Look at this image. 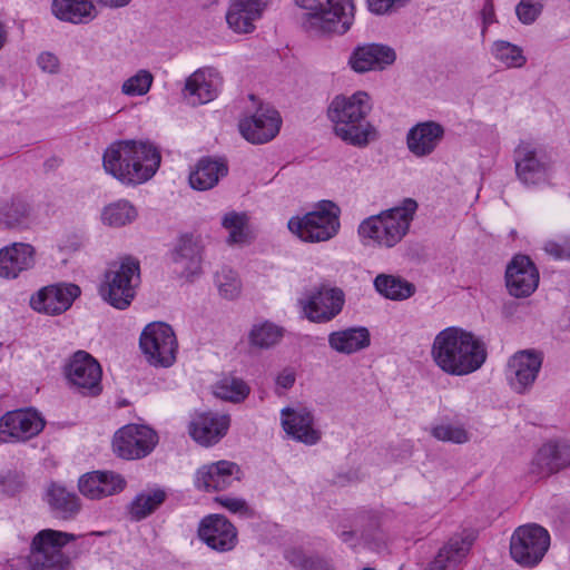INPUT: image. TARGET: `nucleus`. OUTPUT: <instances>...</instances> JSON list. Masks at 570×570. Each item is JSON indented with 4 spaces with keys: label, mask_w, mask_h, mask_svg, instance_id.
<instances>
[{
    "label": "nucleus",
    "mask_w": 570,
    "mask_h": 570,
    "mask_svg": "<svg viewBox=\"0 0 570 570\" xmlns=\"http://www.w3.org/2000/svg\"><path fill=\"white\" fill-rule=\"evenodd\" d=\"M433 361L450 375H466L479 370L487 358L484 344L472 333L449 327L434 338Z\"/></svg>",
    "instance_id": "obj_1"
},
{
    "label": "nucleus",
    "mask_w": 570,
    "mask_h": 570,
    "mask_svg": "<svg viewBox=\"0 0 570 570\" xmlns=\"http://www.w3.org/2000/svg\"><path fill=\"white\" fill-rule=\"evenodd\" d=\"M160 160V154L155 146L135 140L112 144L102 158L106 171L128 185L150 179L159 168Z\"/></svg>",
    "instance_id": "obj_2"
},
{
    "label": "nucleus",
    "mask_w": 570,
    "mask_h": 570,
    "mask_svg": "<svg viewBox=\"0 0 570 570\" xmlns=\"http://www.w3.org/2000/svg\"><path fill=\"white\" fill-rule=\"evenodd\" d=\"M370 111L368 95L357 91L351 97L334 98L328 107V117L337 137L353 146L364 147L376 137L374 127L366 119Z\"/></svg>",
    "instance_id": "obj_3"
},
{
    "label": "nucleus",
    "mask_w": 570,
    "mask_h": 570,
    "mask_svg": "<svg viewBox=\"0 0 570 570\" xmlns=\"http://www.w3.org/2000/svg\"><path fill=\"white\" fill-rule=\"evenodd\" d=\"M295 3L307 11L303 27L308 32L343 35L354 21L353 0H295Z\"/></svg>",
    "instance_id": "obj_4"
},
{
    "label": "nucleus",
    "mask_w": 570,
    "mask_h": 570,
    "mask_svg": "<svg viewBox=\"0 0 570 570\" xmlns=\"http://www.w3.org/2000/svg\"><path fill=\"white\" fill-rule=\"evenodd\" d=\"M417 204L412 198L403 200L401 206L371 216L358 226V234L370 238L380 246L393 247L407 233Z\"/></svg>",
    "instance_id": "obj_5"
},
{
    "label": "nucleus",
    "mask_w": 570,
    "mask_h": 570,
    "mask_svg": "<svg viewBox=\"0 0 570 570\" xmlns=\"http://www.w3.org/2000/svg\"><path fill=\"white\" fill-rule=\"evenodd\" d=\"M139 282V263L127 257L114 262L105 273L99 287L104 301L117 309H126L135 297V287Z\"/></svg>",
    "instance_id": "obj_6"
},
{
    "label": "nucleus",
    "mask_w": 570,
    "mask_h": 570,
    "mask_svg": "<svg viewBox=\"0 0 570 570\" xmlns=\"http://www.w3.org/2000/svg\"><path fill=\"white\" fill-rule=\"evenodd\" d=\"M340 213L341 210L336 204L331 200H324L315 210L302 217H292L287 226L303 242H326L338 233Z\"/></svg>",
    "instance_id": "obj_7"
},
{
    "label": "nucleus",
    "mask_w": 570,
    "mask_h": 570,
    "mask_svg": "<svg viewBox=\"0 0 570 570\" xmlns=\"http://www.w3.org/2000/svg\"><path fill=\"white\" fill-rule=\"evenodd\" d=\"M71 541V533L43 529L31 541L27 558L31 570H65L69 566V557L63 548Z\"/></svg>",
    "instance_id": "obj_8"
},
{
    "label": "nucleus",
    "mask_w": 570,
    "mask_h": 570,
    "mask_svg": "<svg viewBox=\"0 0 570 570\" xmlns=\"http://www.w3.org/2000/svg\"><path fill=\"white\" fill-rule=\"evenodd\" d=\"M139 345L147 362L155 367H169L176 361L178 342L174 330L166 323L148 324L140 334Z\"/></svg>",
    "instance_id": "obj_9"
},
{
    "label": "nucleus",
    "mask_w": 570,
    "mask_h": 570,
    "mask_svg": "<svg viewBox=\"0 0 570 570\" xmlns=\"http://www.w3.org/2000/svg\"><path fill=\"white\" fill-rule=\"evenodd\" d=\"M550 547L549 532L538 524H524L515 529L510 540L512 559L523 567L537 566Z\"/></svg>",
    "instance_id": "obj_10"
},
{
    "label": "nucleus",
    "mask_w": 570,
    "mask_h": 570,
    "mask_svg": "<svg viewBox=\"0 0 570 570\" xmlns=\"http://www.w3.org/2000/svg\"><path fill=\"white\" fill-rule=\"evenodd\" d=\"M158 442L154 430L146 425L129 424L116 432L114 451L126 460L141 459L148 455Z\"/></svg>",
    "instance_id": "obj_11"
},
{
    "label": "nucleus",
    "mask_w": 570,
    "mask_h": 570,
    "mask_svg": "<svg viewBox=\"0 0 570 570\" xmlns=\"http://www.w3.org/2000/svg\"><path fill=\"white\" fill-rule=\"evenodd\" d=\"M45 428L43 419L33 410H16L0 417V441H27Z\"/></svg>",
    "instance_id": "obj_12"
},
{
    "label": "nucleus",
    "mask_w": 570,
    "mask_h": 570,
    "mask_svg": "<svg viewBox=\"0 0 570 570\" xmlns=\"http://www.w3.org/2000/svg\"><path fill=\"white\" fill-rule=\"evenodd\" d=\"M282 118L277 110L261 106L250 117L239 121L242 136L252 144L271 141L279 132Z\"/></svg>",
    "instance_id": "obj_13"
},
{
    "label": "nucleus",
    "mask_w": 570,
    "mask_h": 570,
    "mask_svg": "<svg viewBox=\"0 0 570 570\" xmlns=\"http://www.w3.org/2000/svg\"><path fill=\"white\" fill-rule=\"evenodd\" d=\"M344 293L337 287L321 286L303 303L305 316L316 323L333 320L343 308Z\"/></svg>",
    "instance_id": "obj_14"
},
{
    "label": "nucleus",
    "mask_w": 570,
    "mask_h": 570,
    "mask_svg": "<svg viewBox=\"0 0 570 570\" xmlns=\"http://www.w3.org/2000/svg\"><path fill=\"white\" fill-rule=\"evenodd\" d=\"M102 371L97 360L86 351L73 353V395L96 397L102 392Z\"/></svg>",
    "instance_id": "obj_15"
},
{
    "label": "nucleus",
    "mask_w": 570,
    "mask_h": 570,
    "mask_svg": "<svg viewBox=\"0 0 570 570\" xmlns=\"http://www.w3.org/2000/svg\"><path fill=\"white\" fill-rule=\"evenodd\" d=\"M515 173L524 185H538L546 180L549 164L537 147L521 141L514 150Z\"/></svg>",
    "instance_id": "obj_16"
},
{
    "label": "nucleus",
    "mask_w": 570,
    "mask_h": 570,
    "mask_svg": "<svg viewBox=\"0 0 570 570\" xmlns=\"http://www.w3.org/2000/svg\"><path fill=\"white\" fill-rule=\"evenodd\" d=\"M505 279L511 295L527 297L538 287L539 272L528 256L517 255L507 267Z\"/></svg>",
    "instance_id": "obj_17"
},
{
    "label": "nucleus",
    "mask_w": 570,
    "mask_h": 570,
    "mask_svg": "<svg viewBox=\"0 0 570 570\" xmlns=\"http://www.w3.org/2000/svg\"><path fill=\"white\" fill-rule=\"evenodd\" d=\"M542 356L533 351H520L508 363L507 376L514 391L523 393L533 384L541 368Z\"/></svg>",
    "instance_id": "obj_18"
},
{
    "label": "nucleus",
    "mask_w": 570,
    "mask_h": 570,
    "mask_svg": "<svg viewBox=\"0 0 570 570\" xmlns=\"http://www.w3.org/2000/svg\"><path fill=\"white\" fill-rule=\"evenodd\" d=\"M222 86V77L213 68H202L193 72L185 82L184 96L193 106L214 100Z\"/></svg>",
    "instance_id": "obj_19"
},
{
    "label": "nucleus",
    "mask_w": 570,
    "mask_h": 570,
    "mask_svg": "<svg viewBox=\"0 0 570 570\" xmlns=\"http://www.w3.org/2000/svg\"><path fill=\"white\" fill-rule=\"evenodd\" d=\"M199 538L212 549L229 551L237 542L236 528L223 515L206 517L198 529Z\"/></svg>",
    "instance_id": "obj_20"
},
{
    "label": "nucleus",
    "mask_w": 570,
    "mask_h": 570,
    "mask_svg": "<svg viewBox=\"0 0 570 570\" xmlns=\"http://www.w3.org/2000/svg\"><path fill=\"white\" fill-rule=\"evenodd\" d=\"M240 480L239 466L230 461L203 465L196 473V487L205 491H223Z\"/></svg>",
    "instance_id": "obj_21"
},
{
    "label": "nucleus",
    "mask_w": 570,
    "mask_h": 570,
    "mask_svg": "<svg viewBox=\"0 0 570 570\" xmlns=\"http://www.w3.org/2000/svg\"><path fill=\"white\" fill-rule=\"evenodd\" d=\"M284 431L294 440L307 445L321 440V431L314 428V416L305 407H285L281 412Z\"/></svg>",
    "instance_id": "obj_22"
},
{
    "label": "nucleus",
    "mask_w": 570,
    "mask_h": 570,
    "mask_svg": "<svg viewBox=\"0 0 570 570\" xmlns=\"http://www.w3.org/2000/svg\"><path fill=\"white\" fill-rule=\"evenodd\" d=\"M229 416L212 412L197 413L189 423L190 436L200 445L217 443L229 428Z\"/></svg>",
    "instance_id": "obj_23"
},
{
    "label": "nucleus",
    "mask_w": 570,
    "mask_h": 570,
    "mask_svg": "<svg viewBox=\"0 0 570 570\" xmlns=\"http://www.w3.org/2000/svg\"><path fill=\"white\" fill-rule=\"evenodd\" d=\"M36 249L27 243H13L0 249V277L17 278L35 266Z\"/></svg>",
    "instance_id": "obj_24"
},
{
    "label": "nucleus",
    "mask_w": 570,
    "mask_h": 570,
    "mask_svg": "<svg viewBox=\"0 0 570 570\" xmlns=\"http://www.w3.org/2000/svg\"><path fill=\"white\" fill-rule=\"evenodd\" d=\"M474 540L475 535L470 531L453 535L439 550L434 560L429 563L425 570H452L456 568L469 553Z\"/></svg>",
    "instance_id": "obj_25"
},
{
    "label": "nucleus",
    "mask_w": 570,
    "mask_h": 570,
    "mask_svg": "<svg viewBox=\"0 0 570 570\" xmlns=\"http://www.w3.org/2000/svg\"><path fill=\"white\" fill-rule=\"evenodd\" d=\"M395 57V52L392 48L384 45L370 43L356 47L348 62L354 71L366 72L375 69H384L386 66L394 62Z\"/></svg>",
    "instance_id": "obj_26"
},
{
    "label": "nucleus",
    "mask_w": 570,
    "mask_h": 570,
    "mask_svg": "<svg viewBox=\"0 0 570 570\" xmlns=\"http://www.w3.org/2000/svg\"><path fill=\"white\" fill-rule=\"evenodd\" d=\"M126 485V481L114 472L95 471L85 474L79 479L78 488L85 497L97 500L114 495Z\"/></svg>",
    "instance_id": "obj_27"
},
{
    "label": "nucleus",
    "mask_w": 570,
    "mask_h": 570,
    "mask_svg": "<svg viewBox=\"0 0 570 570\" xmlns=\"http://www.w3.org/2000/svg\"><path fill=\"white\" fill-rule=\"evenodd\" d=\"M264 8L262 0H230L227 24L236 33H249L254 31V22L262 17Z\"/></svg>",
    "instance_id": "obj_28"
},
{
    "label": "nucleus",
    "mask_w": 570,
    "mask_h": 570,
    "mask_svg": "<svg viewBox=\"0 0 570 570\" xmlns=\"http://www.w3.org/2000/svg\"><path fill=\"white\" fill-rule=\"evenodd\" d=\"M444 136V128L435 121H424L410 129L406 136L409 150L416 157L432 154Z\"/></svg>",
    "instance_id": "obj_29"
},
{
    "label": "nucleus",
    "mask_w": 570,
    "mask_h": 570,
    "mask_svg": "<svg viewBox=\"0 0 570 570\" xmlns=\"http://www.w3.org/2000/svg\"><path fill=\"white\" fill-rule=\"evenodd\" d=\"M204 244L199 236L181 235L175 246L173 259L183 274L195 275L200 272Z\"/></svg>",
    "instance_id": "obj_30"
},
{
    "label": "nucleus",
    "mask_w": 570,
    "mask_h": 570,
    "mask_svg": "<svg viewBox=\"0 0 570 570\" xmlns=\"http://www.w3.org/2000/svg\"><path fill=\"white\" fill-rule=\"evenodd\" d=\"M71 285H49L30 298L31 307L48 315H58L71 306Z\"/></svg>",
    "instance_id": "obj_31"
},
{
    "label": "nucleus",
    "mask_w": 570,
    "mask_h": 570,
    "mask_svg": "<svg viewBox=\"0 0 570 570\" xmlns=\"http://www.w3.org/2000/svg\"><path fill=\"white\" fill-rule=\"evenodd\" d=\"M227 174L228 166L224 158L203 157L189 174V184L194 189L208 190Z\"/></svg>",
    "instance_id": "obj_32"
},
{
    "label": "nucleus",
    "mask_w": 570,
    "mask_h": 570,
    "mask_svg": "<svg viewBox=\"0 0 570 570\" xmlns=\"http://www.w3.org/2000/svg\"><path fill=\"white\" fill-rule=\"evenodd\" d=\"M570 464V453L566 445L557 443L544 444L533 460V472L540 476H548Z\"/></svg>",
    "instance_id": "obj_33"
},
{
    "label": "nucleus",
    "mask_w": 570,
    "mask_h": 570,
    "mask_svg": "<svg viewBox=\"0 0 570 570\" xmlns=\"http://www.w3.org/2000/svg\"><path fill=\"white\" fill-rule=\"evenodd\" d=\"M328 343L334 351L351 354L370 345V333L364 327L337 331L330 334Z\"/></svg>",
    "instance_id": "obj_34"
},
{
    "label": "nucleus",
    "mask_w": 570,
    "mask_h": 570,
    "mask_svg": "<svg viewBox=\"0 0 570 570\" xmlns=\"http://www.w3.org/2000/svg\"><path fill=\"white\" fill-rule=\"evenodd\" d=\"M376 291L392 301H403L415 293V286L400 276L380 274L374 279Z\"/></svg>",
    "instance_id": "obj_35"
},
{
    "label": "nucleus",
    "mask_w": 570,
    "mask_h": 570,
    "mask_svg": "<svg viewBox=\"0 0 570 570\" xmlns=\"http://www.w3.org/2000/svg\"><path fill=\"white\" fill-rule=\"evenodd\" d=\"M30 220V206L21 198H12L0 204V222L9 228L28 226Z\"/></svg>",
    "instance_id": "obj_36"
},
{
    "label": "nucleus",
    "mask_w": 570,
    "mask_h": 570,
    "mask_svg": "<svg viewBox=\"0 0 570 570\" xmlns=\"http://www.w3.org/2000/svg\"><path fill=\"white\" fill-rule=\"evenodd\" d=\"M166 499L163 490L138 494L129 507L130 518L139 521L153 513Z\"/></svg>",
    "instance_id": "obj_37"
},
{
    "label": "nucleus",
    "mask_w": 570,
    "mask_h": 570,
    "mask_svg": "<svg viewBox=\"0 0 570 570\" xmlns=\"http://www.w3.org/2000/svg\"><path fill=\"white\" fill-rule=\"evenodd\" d=\"M215 396L239 403L249 394V386L238 377L227 376L218 381L214 386Z\"/></svg>",
    "instance_id": "obj_38"
},
{
    "label": "nucleus",
    "mask_w": 570,
    "mask_h": 570,
    "mask_svg": "<svg viewBox=\"0 0 570 570\" xmlns=\"http://www.w3.org/2000/svg\"><path fill=\"white\" fill-rule=\"evenodd\" d=\"M282 337L283 328L269 322L254 325L248 335L249 344L257 348H269Z\"/></svg>",
    "instance_id": "obj_39"
},
{
    "label": "nucleus",
    "mask_w": 570,
    "mask_h": 570,
    "mask_svg": "<svg viewBox=\"0 0 570 570\" xmlns=\"http://www.w3.org/2000/svg\"><path fill=\"white\" fill-rule=\"evenodd\" d=\"M223 227L229 232L228 244H244L249 237L248 217L244 213L230 212L223 218Z\"/></svg>",
    "instance_id": "obj_40"
},
{
    "label": "nucleus",
    "mask_w": 570,
    "mask_h": 570,
    "mask_svg": "<svg viewBox=\"0 0 570 570\" xmlns=\"http://www.w3.org/2000/svg\"><path fill=\"white\" fill-rule=\"evenodd\" d=\"M137 216L135 207L126 200H118L105 207L102 222L112 227H121L131 223Z\"/></svg>",
    "instance_id": "obj_41"
},
{
    "label": "nucleus",
    "mask_w": 570,
    "mask_h": 570,
    "mask_svg": "<svg viewBox=\"0 0 570 570\" xmlns=\"http://www.w3.org/2000/svg\"><path fill=\"white\" fill-rule=\"evenodd\" d=\"M47 501L57 517L68 519L71 514V493L66 487L52 483L47 492Z\"/></svg>",
    "instance_id": "obj_42"
},
{
    "label": "nucleus",
    "mask_w": 570,
    "mask_h": 570,
    "mask_svg": "<svg viewBox=\"0 0 570 570\" xmlns=\"http://www.w3.org/2000/svg\"><path fill=\"white\" fill-rule=\"evenodd\" d=\"M492 52L495 59L508 68H520L527 61L522 49L507 41H497L493 45Z\"/></svg>",
    "instance_id": "obj_43"
},
{
    "label": "nucleus",
    "mask_w": 570,
    "mask_h": 570,
    "mask_svg": "<svg viewBox=\"0 0 570 570\" xmlns=\"http://www.w3.org/2000/svg\"><path fill=\"white\" fill-rule=\"evenodd\" d=\"M153 82V73L141 69L122 83L121 92L129 97L144 96L150 90Z\"/></svg>",
    "instance_id": "obj_44"
},
{
    "label": "nucleus",
    "mask_w": 570,
    "mask_h": 570,
    "mask_svg": "<svg viewBox=\"0 0 570 570\" xmlns=\"http://www.w3.org/2000/svg\"><path fill=\"white\" fill-rule=\"evenodd\" d=\"M431 434L439 441L463 444L470 440L468 431L461 425L440 424L431 430Z\"/></svg>",
    "instance_id": "obj_45"
},
{
    "label": "nucleus",
    "mask_w": 570,
    "mask_h": 570,
    "mask_svg": "<svg viewBox=\"0 0 570 570\" xmlns=\"http://www.w3.org/2000/svg\"><path fill=\"white\" fill-rule=\"evenodd\" d=\"M216 283L220 294L226 298H235L240 293V281L237 274L227 267L217 272Z\"/></svg>",
    "instance_id": "obj_46"
},
{
    "label": "nucleus",
    "mask_w": 570,
    "mask_h": 570,
    "mask_svg": "<svg viewBox=\"0 0 570 570\" xmlns=\"http://www.w3.org/2000/svg\"><path fill=\"white\" fill-rule=\"evenodd\" d=\"M97 16L91 0H73V23H88Z\"/></svg>",
    "instance_id": "obj_47"
},
{
    "label": "nucleus",
    "mask_w": 570,
    "mask_h": 570,
    "mask_svg": "<svg viewBox=\"0 0 570 570\" xmlns=\"http://www.w3.org/2000/svg\"><path fill=\"white\" fill-rule=\"evenodd\" d=\"M410 0H366L368 10L374 14H389L407 4Z\"/></svg>",
    "instance_id": "obj_48"
},
{
    "label": "nucleus",
    "mask_w": 570,
    "mask_h": 570,
    "mask_svg": "<svg viewBox=\"0 0 570 570\" xmlns=\"http://www.w3.org/2000/svg\"><path fill=\"white\" fill-rule=\"evenodd\" d=\"M542 4L538 0H521L515 11L523 23H531L540 14Z\"/></svg>",
    "instance_id": "obj_49"
},
{
    "label": "nucleus",
    "mask_w": 570,
    "mask_h": 570,
    "mask_svg": "<svg viewBox=\"0 0 570 570\" xmlns=\"http://www.w3.org/2000/svg\"><path fill=\"white\" fill-rule=\"evenodd\" d=\"M52 14L66 22H71V0H52Z\"/></svg>",
    "instance_id": "obj_50"
},
{
    "label": "nucleus",
    "mask_w": 570,
    "mask_h": 570,
    "mask_svg": "<svg viewBox=\"0 0 570 570\" xmlns=\"http://www.w3.org/2000/svg\"><path fill=\"white\" fill-rule=\"evenodd\" d=\"M544 252L557 259L570 258V243L558 244L551 240L547 242L544 244Z\"/></svg>",
    "instance_id": "obj_51"
},
{
    "label": "nucleus",
    "mask_w": 570,
    "mask_h": 570,
    "mask_svg": "<svg viewBox=\"0 0 570 570\" xmlns=\"http://www.w3.org/2000/svg\"><path fill=\"white\" fill-rule=\"evenodd\" d=\"M218 502L226 509H228L229 511L236 513H247L248 512V507L245 502V500L243 499H237V498H219L217 499Z\"/></svg>",
    "instance_id": "obj_52"
},
{
    "label": "nucleus",
    "mask_w": 570,
    "mask_h": 570,
    "mask_svg": "<svg viewBox=\"0 0 570 570\" xmlns=\"http://www.w3.org/2000/svg\"><path fill=\"white\" fill-rule=\"evenodd\" d=\"M38 65L43 71L52 73L58 69V58L50 52H42L38 57Z\"/></svg>",
    "instance_id": "obj_53"
},
{
    "label": "nucleus",
    "mask_w": 570,
    "mask_h": 570,
    "mask_svg": "<svg viewBox=\"0 0 570 570\" xmlns=\"http://www.w3.org/2000/svg\"><path fill=\"white\" fill-rule=\"evenodd\" d=\"M296 374L293 368H284L276 377V384L283 389H291L295 383Z\"/></svg>",
    "instance_id": "obj_54"
},
{
    "label": "nucleus",
    "mask_w": 570,
    "mask_h": 570,
    "mask_svg": "<svg viewBox=\"0 0 570 570\" xmlns=\"http://www.w3.org/2000/svg\"><path fill=\"white\" fill-rule=\"evenodd\" d=\"M483 16H484V22L490 23L492 21V18L494 16L493 4L491 1L488 0L487 4L483 9Z\"/></svg>",
    "instance_id": "obj_55"
},
{
    "label": "nucleus",
    "mask_w": 570,
    "mask_h": 570,
    "mask_svg": "<svg viewBox=\"0 0 570 570\" xmlns=\"http://www.w3.org/2000/svg\"><path fill=\"white\" fill-rule=\"evenodd\" d=\"M102 4L111 7V8H119L125 7L130 2V0H99Z\"/></svg>",
    "instance_id": "obj_56"
},
{
    "label": "nucleus",
    "mask_w": 570,
    "mask_h": 570,
    "mask_svg": "<svg viewBox=\"0 0 570 570\" xmlns=\"http://www.w3.org/2000/svg\"><path fill=\"white\" fill-rule=\"evenodd\" d=\"M60 164H61V160L59 158L51 157L48 160H46V163L43 164L45 170L46 171L53 170L55 168L59 167Z\"/></svg>",
    "instance_id": "obj_57"
},
{
    "label": "nucleus",
    "mask_w": 570,
    "mask_h": 570,
    "mask_svg": "<svg viewBox=\"0 0 570 570\" xmlns=\"http://www.w3.org/2000/svg\"><path fill=\"white\" fill-rule=\"evenodd\" d=\"M8 39V32L4 24L0 21V50L3 48Z\"/></svg>",
    "instance_id": "obj_58"
},
{
    "label": "nucleus",
    "mask_w": 570,
    "mask_h": 570,
    "mask_svg": "<svg viewBox=\"0 0 570 570\" xmlns=\"http://www.w3.org/2000/svg\"><path fill=\"white\" fill-rule=\"evenodd\" d=\"M65 377L71 384V360H68L63 366Z\"/></svg>",
    "instance_id": "obj_59"
},
{
    "label": "nucleus",
    "mask_w": 570,
    "mask_h": 570,
    "mask_svg": "<svg viewBox=\"0 0 570 570\" xmlns=\"http://www.w3.org/2000/svg\"><path fill=\"white\" fill-rule=\"evenodd\" d=\"M311 570H332L331 567L323 562V561H316L312 563Z\"/></svg>",
    "instance_id": "obj_60"
},
{
    "label": "nucleus",
    "mask_w": 570,
    "mask_h": 570,
    "mask_svg": "<svg viewBox=\"0 0 570 570\" xmlns=\"http://www.w3.org/2000/svg\"><path fill=\"white\" fill-rule=\"evenodd\" d=\"M355 533L353 531H343L341 533V538L344 542H350L354 538Z\"/></svg>",
    "instance_id": "obj_61"
},
{
    "label": "nucleus",
    "mask_w": 570,
    "mask_h": 570,
    "mask_svg": "<svg viewBox=\"0 0 570 570\" xmlns=\"http://www.w3.org/2000/svg\"><path fill=\"white\" fill-rule=\"evenodd\" d=\"M81 289L78 285L73 284V301L80 295Z\"/></svg>",
    "instance_id": "obj_62"
},
{
    "label": "nucleus",
    "mask_w": 570,
    "mask_h": 570,
    "mask_svg": "<svg viewBox=\"0 0 570 570\" xmlns=\"http://www.w3.org/2000/svg\"><path fill=\"white\" fill-rule=\"evenodd\" d=\"M72 504H73V511L76 510L77 505H76V499L73 498V501H72Z\"/></svg>",
    "instance_id": "obj_63"
},
{
    "label": "nucleus",
    "mask_w": 570,
    "mask_h": 570,
    "mask_svg": "<svg viewBox=\"0 0 570 570\" xmlns=\"http://www.w3.org/2000/svg\"><path fill=\"white\" fill-rule=\"evenodd\" d=\"M362 570H374V569H372V568H364V569H362Z\"/></svg>",
    "instance_id": "obj_64"
}]
</instances>
